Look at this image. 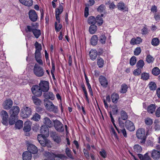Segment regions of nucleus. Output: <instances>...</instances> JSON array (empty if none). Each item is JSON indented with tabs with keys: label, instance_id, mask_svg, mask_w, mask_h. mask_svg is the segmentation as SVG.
Segmentation results:
<instances>
[{
	"label": "nucleus",
	"instance_id": "f257e3e1",
	"mask_svg": "<svg viewBox=\"0 0 160 160\" xmlns=\"http://www.w3.org/2000/svg\"><path fill=\"white\" fill-rule=\"evenodd\" d=\"M25 31L27 32H32L37 38H38L41 34V30L38 29V27H35L34 24H32L31 26H27Z\"/></svg>",
	"mask_w": 160,
	"mask_h": 160
},
{
	"label": "nucleus",
	"instance_id": "f03ea898",
	"mask_svg": "<svg viewBox=\"0 0 160 160\" xmlns=\"http://www.w3.org/2000/svg\"><path fill=\"white\" fill-rule=\"evenodd\" d=\"M137 137L139 139L141 140L140 141V143L144 144L145 143L146 137L145 136V130L143 128H139L137 131Z\"/></svg>",
	"mask_w": 160,
	"mask_h": 160
},
{
	"label": "nucleus",
	"instance_id": "7ed1b4c3",
	"mask_svg": "<svg viewBox=\"0 0 160 160\" xmlns=\"http://www.w3.org/2000/svg\"><path fill=\"white\" fill-rule=\"evenodd\" d=\"M34 74L38 77H42L44 74V71L43 68L37 63H35L33 68Z\"/></svg>",
	"mask_w": 160,
	"mask_h": 160
},
{
	"label": "nucleus",
	"instance_id": "20e7f679",
	"mask_svg": "<svg viewBox=\"0 0 160 160\" xmlns=\"http://www.w3.org/2000/svg\"><path fill=\"white\" fill-rule=\"evenodd\" d=\"M45 105L48 111L53 112L55 113H58V107L55 106L51 101L48 100L45 103Z\"/></svg>",
	"mask_w": 160,
	"mask_h": 160
},
{
	"label": "nucleus",
	"instance_id": "39448f33",
	"mask_svg": "<svg viewBox=\"0 0 160 160\" xmlns=\"http://www.w3.org/2000/svg\"><path fill=\"white\" fill-rule=\"evenodd\" d=\"M32 114V110L30 108L25 106L21 109V116L24 118H27L29 117Z\"/></svg>",
	"mask_w": 160,
	"mask_h": 160
},
{
	"label": "nucleus",
	"instance_id": "423d86ee",
	"mask_svg": "<svg viewBox=\"0 0 160 160\" xmlns=\"http://www.w3.org/2000/svg\"><path fill=\"white\" fill-rule=\"evenodd\" d=\"M0 115L2 123L5 125L8 126L9 117L7 112L5 111L2 110L1 112Z\"/></svg>",
	"mask_w": 160,
	"mask_h": 160
},
{
	"label": "nucleus",
	"instance_id": "0eeeda50",
	"mask_svg": "<svg viewBox=\"0 0 160 160\" xmlns=\"http://www.w3.org/2000/svg\"><path fill=\"white\" fill-rule=\"evenodd\" d=\"M49 84L48 81L41 80L38 85L43 92H47L49 89Z\"/></svg>",
	"mask_w": 160,
	"mask_h": 160
},
{
	"label": "nucleus",
	"instance_id": "6e6552de",
	"mask_svg": "<svg viewBox=\"0 0 160 160\" xmlns=\"http://www.w3.org/2000/svg\"><path fill=\"white\" fill-rule=\"evenodd\" d=\"M31 91L32 93L36 97L41 96L42 94V91L41 89L38 85H34L31 88Z\"/></svg>",
	"mask_w": 160,
	"mask_h": 160
},
{
	"label": "nucleus",
	"instance_id": "1a4fd4ad",
	"mask_svg": "<svg viewBox=\"0 0 160 160\" xmlns=\"http://www.w3.org/2000/svg\"><path fill=\"white\" fill-rule=\"evenodd\" d=\"M46 137L44 136H43L42 135H38V142L42 146H47L49 147L48 145L49 144L50 141L46 138Z\"/></svg>",
	"mask_w": 160,
	"mask_h": 160
},
{
	"label": "nucleus",
	"instance_id": "9d476101",
	"mask_svg": "<svg viewBox=\"0 0 160 160\" xmlns=\"http://www.w3.org/2000/svg\"><path fill=\"white\" fill-rule=\"evenodd\" d=\"M45 155L46 157H48V158L50 160L52 159L55 158H58L60 159H62L66 157L64 155L62 154H55L53 153H51L49 152H46Z\"/></svg>",
	"mask_w": 160,
	"mask_h": 160
},
{
	"label": "nucleus",
	"instance_id": "9b49d317",
	"mask_svg": "<svg viewBox=\"0 0 160 160\" xmlns=\"http://www.w3.org/2000/svg\"><path fill=\"white\" fill-rule=\"evenodd\" d=\"M54 127L57 131L59 132H62L64 131L63 125L59 121L55 120L54 122Z\"/></svg>",
	"mask_w": 160,
	"mask_h": 160
},
{
	"label": "nucleus",
	"instance_id": "f8f14e48",
	"mask_svg": "<svg viewBox=\"0 0 160 160\" xmlns=\"http://www.w3.org/2000/svg\"><path fill=\"white\" fill-rule=\"evenodd\" d=\"M63 11V7L61 4L59 5L58 8H56L55 10V17L58 23L60 22L59 15Z\"/></svg>",
	"mask_w": 160,
	"mask_h": 160
},
{
	"label": "nucleus",
	"instance_id": "ddd939ff",
	"mask_svg": "<svg viewBox=\"0 0 160 160\" xmlns=\"http://www.w3.org/2000/svg\"><path fill=\"white\" fill-rule=\"evenodd\" d=\"M29 18L32 22H36L38 18V15L34 10H30L28 12Z\"/></svg>",
	"mask_w": 160,
	"mask_h": 160
},
{
	"label": "nucleus",
	"instance_id": "4468645a",
	"mask_svg": "<svg viewBox=\"0 0 160 160\" xmlns=\"http://www.w3.org/2000/svg\"><path fill=\"white\" fill-rule=\"evenodd\" d=\"M125 126L126 128L130 131H133L135 129L133 123L130 120H127L125 122Z\"/></svg>",
	"mask_w": 160,
	"mask_h": 160
},
{
	"label": "nucleus",
	"instance_id": "2eb2a0df",
	"mask_svg": "<svg viewBox=\"0 0 160 160\" xmlns=\"http://www.w3.org/2000/svg\"><path fill=\"white\" fill-rule=\"evenodd\" d=\"M40 132L41 133L39 135H42L43 136L48 137L49 134V129L45 125H43L42 126L40 130Z\"/></svg>",
	"mask_w": 160,
	"mask_h": 160
},
{
	"label": "nucleus",
	"instance_id": "dca6fc26",
	"mask_svg": "<svg viewBox=\"0 0 160 160\" xmlns=\"http://www.w3.org/2000/svg\"><path fill=\"white\" fill-rule=\"evenodd\" d=\"M99 82L101 85L104 88H107L108 85V82L107 79L104 76H100L98 78Z\"/></svg>",
	"mask_w": 160,
	"mask_h": 160
},
{
	"label": "nucleus",
	"instance_id": "f3484780",
	"mask_svg": "<svg viewBox=\"0 0 160 160\" xmlns=\"http://www.w3.org/2000/svg\"><path fill=\"white\" fill-rule=\"evenodd\" d=\"M35 58L37 62L39 65H42L43 62L42 59V55L40 52H35Z\"/></svg>",
	"mask_w": 160,
	"mask_h": 160
},
{
	"label": "nucleus",
	"instance_id": "a211bd4d",
	"mask_svg": "<svg viewBox=\"0 0 160 160\" xmlns=\"http://www.w3.org/2000/svg\"><path fill=\"white\" fill-rule=\"evenodd\" d=\"M12 101L10 99L5 100L3 104V108L5 109H9L12 105Z\"/></svg>",
	"mask_w": 160,
	"mask_h": 160
},
{
	"label": "nucleus",
	"instance_id": "6ab92c4d",
	"mask_svg": "<svg viewBox=\"0 0 160 160\" xmlns=\"http://www.w3.org/2000/svg\"><path fill=\"white\" fill-rule=\"evenodd\" d=\"M20 109L18 106H13L10 110V112L11 115H14L17 117L19 112Z\"/></svg>",
	"mask_w": 160,
	"mask_h": 160
},
{
	"label": "nucleus",
	"instance_id": "aec40b11",
	"mask_svg": "<svg viewBox=\"0 0 160 160\" xmlns=\"http://www.w3.org/2000/svg\"><path fill=\"white\" fill-rule=\"evenodd\" d=\"M151 156L154 160H158L160 158V152L155 149H153L151 152Z\"/></svg>",
	"mask_w": 160,
	"mask_h": 160
},
{
	"label": "nucleus",
	"instance_id": "412c9836",
	"mask_svg": "<svg viewBox=\"0 0 160 160\" xmlns=\"http://www.w3.org/2000/svg\"><path fill=\"white\" fill-rule=\"evenodd\" d=\"M32 123L30 121H26L24 123L23 128V131L25 132H29L31 129Z\"/></svg>",
	"mask_w": 160,
	"mask_h": 160
},
{
	"label": "nucleus",
	"instance_id": "4be33fe9",
	"mask_svg": "<svg viewBox=\"0 0 160 160\" xmlns=\"http://www.w3.org/2000/svg\"><path fill=\"white\" fill-rule=\"evenodd\" d=\"M27 148L28 151L30 152L31 154H35L38 151L37 147L32 144H29Z\"/></svg>",
	"mask_w": 160,
	"mask_h": 160
},
{
	"label": "nucleus",
	"instance_id": "5701e85b",
	"mask_svg": "<svg viewBox=\"0 0 160 160\" xmlns=\"http://www.w3.org/2000/svg\"><path fill=\"white\" fill-rule=\"evenodd\" d=\"M142 42V39L139 37H137L136 38H132L130 42V43L132 45L139 44Z\"/></svg>",
	"mask_w": 160,
	"mask_h": 160
},
{
	"label": "nucleus",
	"instance_id": "b1692460",
	"mask_svg": "<svg viewBox=\"0 0 160 160\" xmlns=\"http://www.w3.org/2000/svg\"><path fill=\"white\" fill-rule=\"evenodd\" d=\"M23 160H31L32 157V154L28 151L24 152L22 155Z\"/></svg>",
	"mask_w": 160,
	"mask_h": 160
},
{
	"label": "nucleus",
	"instance_id": "393cba45",
	"mask_svg": "<svg viewBox=\"0 0 160 160\" xmlns=\"http://www.w3.org/2000/svg\"><path fill=\"white\" fill-rule=\"evenodd\" d=\"M90 57L92 60H95L97 56V52L95 49H91L89 52Z\"/></svg>",
	"mask_w": 160,
	"mask_h": 160
},
{
	"label": "nucleus",
	"instance_id": "a878e982",
	"mask_svg": "<svg viewBox=\"0 0 160 160\" xmlns=\"http://www.w3.org/2000/svg\"><path fill=\"white\" fill-rule=\"evenodd\" d=\"M138 156L141 160H151V158L149 155V153L147 152L143 156L140 154H138Z\"/></svg>",
	"mask_w": 160,
	"mask_h": 160
},
{
	"label": "nucleus",
	"instance_id": "bb28decb",
	"mask_svg": "<svg viewBox=\"0 0 160 160\" xmlns=\"http://www.w3.org/2000/svg\"><path fill=\"white\" fill-rule=\"evenodd\" d=\"M120 117L118 118H121L123 120H126L128 118L127 113L124 110H122L120 112Z\"/></svg>",
	"mask_w": 160,
	"mask_h": 160
},
{
	"label": "nucleus",
	"instance_id": "cd10ccee",
	"mask_svg": "<svg viewBox=\"0 0 160 160\" xmlns=\"http://www.w3.org/2000/svg\"><path fill=\"white\" fill-rule=\"evenodd\" d=\"M43 96L46 99H50L51 100H53L55 98L54 95L51 92L44 93L43 94Z\"/></svg>",
	"mask_w": 160,
	"mask_h": 160
},
{
	"label": "nucleus",
	"instance_id": "c85d7f7f",
	"mask_svg": "<svg viewBox=\"0 0 160 160\" xmlns=\"http://www.w3.org/2000/svg\"><path fill=\"white\" fill-rule=\"evenodd\" d=\"M156 108L155 104H151L148 106L147 109V111L148 112L152 114L154 112Z\"/></svg>",
	"mask_w": 160,
	"mask_h": 160
},
{
	"label": "nucleus",
	"instance_id": "c756f323",
	"mask_svg": "<svg viewBox=\"0 0 160 160\" xmlns=\"http://www.w3.org/2000/svg\"><path fill=\"white\" fill-rule=\"evenodd\" d=\"M21 3L24 5L30 7L32 5V0H19Z\"/></svg>",
	"mask_w": 160,
	"mask_h": 160
},
{
	"label": "nucleus",
	"instance_id": "7c9ffc66",
	"mask_svg": "<svg viewBox=\"0 0 160 160\" xmlns=\"http://www.w3.org/2000/svg\"><path fill=\"white\" fill-rule=\"evenodd\" d=\"M43 122L47 127L50 128L53 126L52 121L47 117L44 118Z\"/></svg>",
	"mask_w": 160,
	"mask_h": 160
},
{
	"label": "nucleus",
	"instance_id": "2f4dec72",
	"mask_svg": "<svg viewBox=\"0 0 160 160\" xmlns=\"http://www.w3.org/2000/svg\"><path fill=\"white\" fill-rule=\"evenodd\" d=\"M18 119L17 117L14 115H11L9 119H8V123L10 125H12L14 124L16 121Z\"/></svg>",
	"mask_w": 160,
	"mask_h": 160
},
{
	"label": "nucleus",
	"instance_id": "473e14b6",
	"mask_svg": "<svg viewBox=\"0 0 160 160\" xmlns=\"http://www.w3.org/2000/svg\"><path fill=\"white\" fill-rule=\"evenodd\" d=\"M117 6L118 9L121 11L124 10L126 11V9H127L126 6L123 2H120L118 3Z\"/></svg>",
	"mask_w": 160,
	"mask_h": 160
},
{
	"label": "nucleus",
	"instance_id": "72a5a7b5",
	"mask_svg": "<svg viewBox=\"0 0 160 160\" xmlns=\"http://www.w3.org/2000/svg\"><path fill=\"white\" fill-rule=\"evenodd\" d=\"M65 153L67 156L69 158L73 160L74 159V157L72 155V152L71 150L68 148H67L65 149Z\"/></svg>",
	"mask_w": 160,
	"mask_h": 160
},
{
	"label": "nucleus",
	"instance_id": "f704fd0d",
	"mask_svg": "<svg viewBox=\"0 0 160 160\" xmlns=\"http://www.w3.org/2000/svg\"><path fill=\"white\" fill-rule=\"evenodd\" d=\"M32 99L35 104L37 106L40 105L41 103V101L36 96H32Z\"/></svg>",
	"mask_w": 160,
	"mask_h": 160
},
{
	"label": "nucleus",
	"instance_id": "c9c22d12",
	"mask_svg": "<svg viewBox=\"0 0 160 160\" xmlns=\"http://www.w3.org/2000/svg\"><path fill=\"white\" fill-rule=\"evenodd\" d=\"M119 98L118 95L115 93H113L111 95L112 101L113 103H116L117 102Z\"/></svg>",
	"mask_w": 160,
	"mask_h": 160
},
{
	"label": "nucleus",
	"instance_id": "e433bc0d",
	"mask_svg": "<svg viewBox=\"0 0 160 160\" xmlns=\"http://www.w3.org/2000/svg\"><path fill=\"white\" fill-rule=\"evenodd\" d=\"M98 37L97 35L93 36L91 39V43L92 45H96L98 41Z\"/></svg>",
	"mask_w": 160,
	"mask_h": 160
},
{
	"label": "nucleus",
	"instance_id": "4c0bfd02",
	"mask_svg": "<svg viewBox=\"0 0 160 160\" xmlns=\"http://www.w3.org/2000/svg\"><path fill=\"white\" fill-rule=\"evenodd\" d=\"M133 148L134 152L136 153L141 152L142 150V147L138 144L135 145Z\"/></svg>",
	"mask_w": 160,
	"mask_h": 160
},
{
	"label": "nucleus",
	"instance_id": "58836bf2",
	"mask_svg": "<svg viewBox=\"0 0 160 160\" xmlns=\"http://www.w3.org/2000/svg\"><path fill=\"white\" fill-rule=\"evenodd\" d=\"M23 125V121L19 120L15 122V127L17 129H20L22 127Z\"/></svg>",
	"mask_w": 160,
	"mask_h": 160
},
{
	"label": "nucleus",
	"instance_id": "ea45409f",
	"mask_svg": "<svg viewBox=\"0 0 160 160\" xmlns=\"http://www.w3.org/2000/svg\"><path fill=\"white\" fill-rule=\"evenodd\" d=\"M97 30V26L94 24L91 25L89 27V30L91 34H93Z\"/></svg>",
	"mask_w": 160,
	"mask_h": 160
},
{
	"label": "nucleus",
	"instance_id": "a19ab883",
	"mask_svg": "<svg viewBox=\"0 0 160 160\" xmlns=\"http://www.w3.org/2000/svg\"><path fill=\"white\" fill-rule=\"evenodd\" d=\"M35 46V47L36 50L35 52H40L42 50V46L41 44L39 43L37 41L36 42Z\"/></svg>",
	"mask_w": 160,
	"mask_h": 160
},
{
	"label": "nucleus",
	"instance_id": "79ce46f5",
	"mask_svg": "<svg viewBox=\"0 0 160 160\" xmlns=\"http://www.w3.org/2000/svg\"><path fill=\"white\" fill-rule=\"evenodd\" d=\"M148 87L151 90H154L156 89L157 85L155 82H152L149 83Z\"/></svg>",
	"mask_w": 160,
	"mask_h": 160
},
{
	"label": "nucleus",
	"instance_id": "37998d69",
	"mask_svg": "<svg viewBox=\"0 0 160 160\" xmlns=\"http://www.w3.org/2000/svg\"><path fill=\"white\" fill-rule=\"evenodd\" d=\"M146 61L148 63H152L153 62L154 58L150 54L148 55L146 58Z\"/></svg>",
	"mask_w": 160,
	"mask_h": 160
},
{
	"label": "nucleus",
	"instance_id": "c03bdc74",
	"mask_svg": "<svg viewBox=\"0 0 160 160\" xmlns=\"http://www.w3.org/2000/svg\"><path fill=\"white\" fill-rule=\"evenodd\" d=\"M152 73L155 76H158L160 73V70L158 68L155 67L152 70Z\"/></svg>",
	"mask_w": 160,
	"mask_h": 160
},
{
	"label": "nucleus",
	"instance_id": "a18cd8bd",
	"mask_svg": "<svg viewBox=\"0 0 160 160\" xmlns=\"http://www.w3.org/2000/svg\"><path fill=\"white\" fill-rule=\"evenodd\" d=\"M96 22L99 25H101L103 23V20L102 18L100 15H98L96 17Z\"/></svg>",
	"mask_w": 160,
	"mask_h": 160
},
{
	"label": "nucleus",
	"instance_id": "49530a36",
	"mask_svg": "<svg viewBox=\"0 0 160 160\" xmlns=\"http://www.w3.org/2000/svg\"><path fill=\"white\" fill-rule=\"evenodd\" d=\"M149 78V75L148 73L143 72L141 74V78L143 80H147Z\"/></svg>",
	"mask_w": 160,
	"mask_h": 160
},
{
	"label": "nucleus",
	"instance_id": "de8ad7c7",
	"mask_svg": "<svg viewBox=\"0 0 160 160\" xmlns=\"http://www.w3.org/2000/svg\"><path fill=\"white\" fill-rule=\"evenodd\" d=\"M97 62L99 67L101 68L103 67L104 61L102 58H98L97 59Z\"/></svg>",
	"mask_w": 160,
	"mask_h": 160
},
{
	"label": "nucleus",
	"instance_id": "09e8293b",
	"mask_svg": "<svg viewBox=\"0 0 160 160\" xmlns=\"http://www.w3.org/2000/svg\"><path fill=\"white\" fill-rule=\"evenodd\" d=\"M144 65L143 61L142 60H139L137 62L136 66L137 68L142 69Z\"/></svg>",
	"mask_w": 160,
	"mask_h": 160
},
{
	"label": "nucleus",
	"instance_id": "8fccbe9b",
	"mask_svg": "<svg viewBox=\"0 0 160 160\" xmlns=\"http://www.w3.org/2000/svg\"><path fill=\"white\" fill-rule=\"evenodd\" d=\"M88 22L89 24H94L96 22V19L93 16H90L88 19Z\"/></svg>",
	"mask_w": 160,
	"mask_h": 160
},
{
	"label": "nucleus",
	"instance_id": "3c124183",
	"mask_svg": "<svg viewBox=\"0 0 160 160\" xmlns=\"http://www.w3.org/2000/svg\"><path fill=\"white\" fill-rule=\"evenodd\" d=\"M121 90L120 91L121 93H125L127 91L128 86L125 84H122L121 86Z\"/></svg>",
	"mask_w": 160,
	"mask_h": 160
},
{
	"label": "nucleus",
	"instance_id": "603ef678",
	"mask_svg": "<svg viewBox=\"0 0 160 160\" xmlns=\"http://www.w3.org/2000/svg\"><path fill=\"white\" fill-rule=\"evenodd\" d=\"M151 43L153 46H157L159 43V40L157 38H154L152 40Z\"/></svg>",
	"mask_w": 160,
	"mask_h": 160
},
{
	"label": "nucleus",
	"instance_id": "864d4df0",
	"mask_svg": "<svg viewBox=\"0 0 160 160\" xmlns=\"http://www.w3.org/2000/svg\"><path fill=\"white\" fill-rule=\"evenodd\" d=\"M141 72V69L138 68L137 69L134 70L133 74L135 76H137L140 75Z\"/></svg>",
	"mask_w": 160,
	"mask_h": 160
},
{
	"label": "nucleus",
	"instance_id": "5fc2aeb1",
	"mask_svg": "<svg viewBox=\"0 0 160 160\" xmlns=\"http://www.w3.org/2000/svg\"><path fill=\"white\" fill-rule=\"evenodd\" d=\"M54 140L58 143H59L61 141L60 137L57 135H55L53 136Z\"/></svg>",
	"mask_w": 160,
	"mask_h": 160
},
{
	"label": "nucleus",
	"instance_id": "6e6d98bb",
	"mask_svg": "<svg viewBox=\"0 0 160 160\" xmlns=\"http://www.w3.org/2000/svg\"><path fill=\"white\" fill-rule=\"evenodd\" d=\"M106 40V37L104 35H101L100 37L99 41L102 44H104Z\"/></svg>",
	"mask_w": 160,
	"mask_h": 160
},
{
	"label": "nucleus",
	"instance_id": "4d7b16f0",
	"mask_svg": "<svg viewBox=\"0 0 160 160\" xmlns=\"http://www.w3.org/2000/svg\"><path fill=\"white\" fill-rule=\"evenodd\" d=\"M136 62V58L135 56L132 57L130 60V64L132 66L135 64Z\"/></svg>",
	"mask_w": 160,
	"mask_h": 160
},
{
	"label": "nucleus",
	"instance_id": "13d9d810",
	"mask_svg": "<svg viewBox=\"0 0 160 160\" xmlns=\"http://www.w3.org/2000/svg\"><path fill=\"white\" fill-rule=\"evenodd\" d=\"M40 118V116L37 113H36L32 118V119L36 121H38Z\"/></svg>",
	"mask_w": 160,
	"mask_h": 160
},
{
	"label": "nucleus",
	"instance_id": "bf43d9fd",
	"mask_svg": "<svg viewBox=\"0 0 160 160\" xmlns=\"http://www.w3.org/2000/svg\"><path fill=\"white\" fill-rule=\"evenodd\" d=\"M141 52V49L140 47H137L134 51V54L135 55L138 56L140 54Z\"/></svg>",
	"mask_w": 160,
	"mask_h": 160
},
{
	"label": "nucleus",
	"instance_id": "052dcab7",
	"mask_svg": "<svg viewBox=\"0 0 160 160\" xmlns=\"http://www.w3.org/2000/svg\"><path fill=\"white\" fill-rule=\"evenodd\" d=\"M99 153L100 155L104 158H105L107 157V153L103 149H101V151L99 152Z\"/></svg>",
	"mask_w": 160,
	"mask_h": 160
},
{
	"label": "nucleus",
	"instance_id": "680f3d73",
	"mask_svg": "<svg viewBox=\"0 0 160 160\" xmlns=\"http://www.w3.org/2000/svg\"><path fill=\"white\" fill-rule=\"evenodd\" d=\"M62 27V25L61 24H59L58 25V27L57 26V22H55V31L57 32H59L61 29Z\"/></svg>",
	"mask_w": 160,
	"mask_h": 160
},
{
	"label": "nucleus",
	"instance_id": "e2e57ef3",
	"mask_svg": "<svg viewBox=\"0 0 160 160\" xmlns=\"http://www.w3.org/2000/svg\"><path fill=\"white\" fill-rule=\"evenodd\" d=\"M145 123L148 125H150L152 123V119L150 118H147L145 120Z\"/></svg>",
	"mask_w": 160,
	"mask_h": 160
},
{
	"label": "nucleus",
	"instance_id": "0e129e2a",
	"mask_svg": "<svg viewBox=\"0 0 160 160\" xmlns=\"http://www.w3.org/2000/svg\"><path fill=\"white\" fill-rule=\"evenodd\" d=\"M105 10V5L103 4L101 5L97 8V11L100 12H102Z\"/></svg>",
	"mask_w": 160,
	"mask_h": 160
},
{
	"label": "nucleus",
	"instance_id": "69168bd1",
	"mask_svg": "<svg viewBox=\"0 0 160 160\" xmlns=\"http://www.w3.org/2000/svg\"><path fill=\"white\" fill-rule=\"evenodd\" d=\"M119 132H120L118 133L120 134L122 133V134L123 135L125 138L127 137V132L126 129L124 128H123L122 129H120L119 131Z\"/></svg>",
	"mask_w": 160,
	"mask_h": 160
},
{
	"label": "nucleus",
	"instance_id": "338daca9",
	"mask_svg": "<svg viewBox=\"0 0 160 160\" xmlns=\"http://www.w3.org/2000/svg\"><path fill=\"white\" fill-rule=\"evenodd\" d=\"M111 133L113 135L115 138L117 139H118V137L117 134L114 128L112 127L111 128Z\"/></svg>",
	"mask_w": 160,
	"mask_h": 160
},
{
	"label": "nucleus",
	"instance_id": "774afa93",
	"mask_svg": "<svg viewBox=\"0 0 160 160\" xmlns=\"http://www.w3.org/2000/svg\"><path fill=\"white\" fill-rule=\"evenodd\" d=\"M121 118H118V122L119 126L121 128H123L124 127V123L122 120Z\"/></svg>",
	"mask_w": 160,
	"mask_h": 160
}]
</instances>
